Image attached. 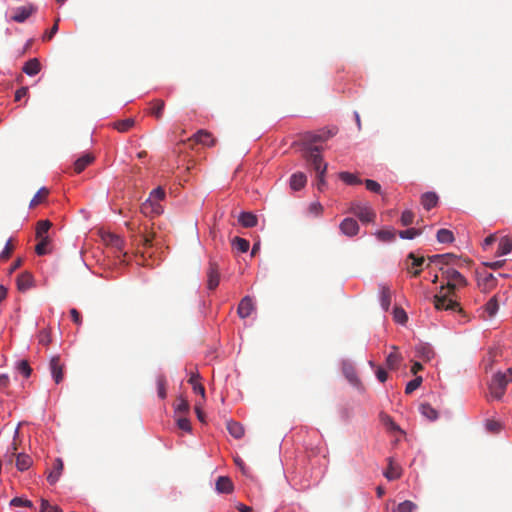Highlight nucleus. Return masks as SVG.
Returning <instances> with one entry per match:
<instances>
[{
	"label": "nucleus",
	"instance_id": "ddd939ff",
	"mask_svg": "<svg viewBox=\"0 0 512 512\" xmlns=\"http://www.w3.org/2000/svg\"><path fill=\"white\" fill-rule=\"evenodd\" d=\"M254 311V304L249 296H245L240 301L238 308H237V314L240 318H247L251 315V313Z\"/></svg>",
	"mask_w": 512,
	"mask_h": 512
},
{
	"label": "nucleus",
	"instance_id": "f8f14e48",
	"mask_svg": "<svg viewBox=\"0 0 512 512\" xmlns=\"http://www.w3.org/2000/svg\"><path fill=\"white\" fill-rule=\"evenodd\" d=\"M341 232L349 237L355 236L359 232V225L353 218H345L340 223Z\"/></svg>",
	"mask_w": 512,
	"mask_h": 512
},
{
	"label": "nucleus",
	"instance_id": "bb28decb",
	"mask_svg": "<svg viewBox=\"0 0 512 512\" xmlns=\"http://www.w3.org/2000/svg\"><path fill=\"white\" fill-rule=\"evenodd\" d=\"M478 284L483 291H489L495 287L496 279L492 273H487L479 279Z\"/></svg>",
	"mask_w": 512,
	"mask_h": 512
},
{
	"label": "nucleus",
	"instance_id": "4c0bfd02",
	"mask_svg": "<svg viewBox=\"0 0 512 512\" xmlns=\"http://www.w3.org/2000/svg\"><path fill=\"white\" fill-rule=\"evenodd\" d=\"M499 309V304L497 300V296H493L490 300L485 304L484 310L489 315V317H493L496 315Z\"/></svg>",
	"mask_w": 512,
	"mask_h": 512
},
{
	"label": "nucleus",
	"instance_id": "4be33fe9",
	"mask_svg": "<svg viewBox=\"0 0 512 512\" xmlns=\"http://www.w3.org/2000/svg\"><path fill=\"white\" fill-rule=\"evenodd\" d=\"M239 223L245 228H251L257 225V217L251 212H242L238 217Z\"/></svg>",
	"mask_w": 512,
	"mask_h": 512
},
{
	"label": "nucleus",
	"instance_id": "2eb2a0df",
	"mask_svg": "<svg viewBox=\"0 0 512 512\" xmlns=\"http://www.w3.org/2000/svg\"><path fill=\"white\" fill-rule=\"evenodd\" d=\"M234 490L232 480L227 476H220L216 480V491L218 493L230 494Z\"/></svg>",
	"mask_w": 512,
	"mask_h": 512
},
{
	"label": "nucleus",
	"instance_id": "423d86ee",
	"mask_svg": "<svg viewBox=\"0 0 512 512\" xmlns=\"http://www.w3.org/2000/svg\"><path fill=\"white\" fill-rule=\"evenodd\" d=\"M100 236H101V240L103 241V243L106 246L111 247L118 252L123 251L125 241L119 235H116L112 232L104 231V232H101Z\"/></svg>",
	"mask_w": 512,
	"mask_h": 512
},
{
	"label": "nucleus",
	"instance_id": "dca6fc26",
	"mask_svg": "<svg viewBox=\"0 0 512 512\" xmlns=\"http://www.w3.org/2000/svg\"><path fill=\"white\" fill-rule=\"evenodd\" d=\"M33 286V276L29 272H23L17 277V288L25 292Z\"/></svg>",
	"mask_w": 512,
	"mask_h": 512
},
{
	"label": "nucleus",
	"instance_id": "1a4fd4ad",
	"mask_svg": "<svg viewBox=\"0 0 512 512\" xmlns=\"http://www.w3.org/2000/svg\"><path fill=\"white\" fill-rule=\"evenodd\" d=\"M17 445L15 442L12 443V456L16 455V467L19 471H26L30 468L33 463L32 458L24 453L16 454Z\"/></svg>",
	"mask_w": 512,
	"mask_h": 512
},
{
	"label": "nucleus",
	"instance_id": "052dcab7",
	"mask_svg": "<svg viewBox=\"0 0 512 512\" xmlns=\"http://www.w3.org/2000/svg\"><path fill=\"white\" fill-rule=\"evenodd\" d=\"M58 22H59V19H57L55 24L51 27V29L43 35V40L44 41L51 40L53 38V36L57 33V31H58Z\"/></svg>",
	"mask_w": 512,
	"mask_h": 512
},
{
	"label": "nucleus",
	"instance_id": "2f4dec72",
	"mask_svg": "<svg viewBox=\"0 0 512 512\" xmlns=\"http://www.w3.org/2000/svg\"><path fill=\"white\" fill-rule=\"evenodd\" d=\"M437 241L439 243L447 244L452 243L454 241V235L451 230L448 229H439L436 234Z\"/></svg>",
	"mask_w": 512,
	"mask_h": 512
},
{
	"label": "nucleus",
	"instance_id": "20e7f679",
	"mask_svg": "<svg viewBox=\"0 0 512 512\" xmlns=\"http://www.w3.org/2000/svg\"><path fill=\"white\" fill-rule=\"evenodd\" d=\"M336 129L321 130L318 132H306L302 140L307 147H312V144L317 142H324L336 134Z\"/></svg>",
	"mask_w": 512,
	"mask_h": 512
},
{
	"label": "nucleus",
	"instance_id": "c03bdc74",
	"mask_svg": "<svg viewBox=\"0 0 512 512\" xmlns=\"http://www.w3.org/2000/svg\"><path fill=\"white\" fill-rule=\"evenodd\" d=\"M417 509V505L410 501L406 500L398 504L396 511L397 512H415Z\"/></svg>",
	"mask_w": 512,
	"mask_h": 512
},
{
	"label": "nucleus",
	"instance_id": "338daca9",
	"mask_svg": "<svg viewBox=\"0 0 512 512\" xmlns=\"http://www.w3.org/2000/svg\"><path fill=\"white\" fill-rule=\"evenodd\" d=\"M376 376H377V379L382 383L385 382L388 378V374L383 368L377 369Z\"/></svg>",
	"mask_w": 512,
	"mask_h": 512
},
{
	"label": "nucleus",
	"instance_id": "a211bd4d",
	"mask_svg": "<svg viewBox=\"0 0 512 512\" xmlns=\"http://www.w3.org/2000/svg\"><path fill=\"white\" fill-rule=\"evenodd\" d=\"M306 182H307L306 175L302 172H297V173H294L290 178V187L294 191H298L306 185Z\"/></svg>",
	"mask_w": 512,
	"mask_h": 512
},
{
	"label": "nucleus",
	"instance_id": "a19ab883",
	"mask_svg": "<svg viewBox=\"0 0 512 512\" xmlns=\"http://www.w3.org/2000/svg\"><path fill=\"white\" fill-rule=\"evenodd\" d=\"M343 373L346 376V378L349 380L350 383H352L354 385H357L359 383V379L357 377L356 371L353 366L344 365Z\"/></svg>",
	"mask_w": 512,
	"mask_h": 512
},
{
	"label": "nucleus",
	"instance_id": "4468645a",
	"mask_svg": "<svg viewBox=\"0 0 512 512\" xmlns=\"http://www.w3.org/2000/svg\"><path fill=\"white\" fill-rule=\"evenodd\" d=\"M63 468H64L63 461L60 458L55 459L54 464H53V469L47 475V481L51 485L55 484L59 480V478L62 474Z\"/></svg>",
	"mask_w": 512,
	"mask_h": 512
},
{
	"label": "nucleus",
	"instance_id": "49530a36",
	"mask_svg": "<svg viewBox=\"0 0 512 512\" xmlns=\"http://www.w3.org/2000/svg\"><path fill=\"white\" fill-rule=\"evenodd\" d=\"M422 383V377L421 376H418L416 377L415 379L409 381L406 385V388H405V393L406 394H411L412 392H414L417 388L420 387Z\"/></svg>",
	"mask_w": 512,
	"mask_h": 512
},
{
	"label": "nucleus",
	"instance_id": "cd10ccee",
	"mask_svg": "<svg viewBox=\"0 0 512 512\" xmlns=\"http://www.w3.org/2000/svg\"><path fill=\"white\" fill-rule=\"evenodd\" d=\"M384 476L388 480H396L401 476V469L399 466L394 464L393 460L389 459L388 469L385 471Z\"/></svg>",
	"mask_w": 512,
	"mask_h": 512
},
{
	"label": "nucleus",
	"instance_id": "393cba45",
	"mask_svg": "<svg viewBox=\"0 0 512 512\" xmlns=\"http://www.w3.org/2000/svg\"><path fill=\"white\" fill-rule=\"evenodd\" d=\"M164 107L165 103L161 98H157L149 102V112L157 119H159L162 116V111Z\"/></svg>",
	"mask_w": 512,
	"mask_h": 512
},
{
	"label": "nucleus",
	"instance_id": "a878e982",
	"mask_svg": "<svg viewBox=\"0 0 512 512\" xmlns=\"http://www.w3.org/2000/svg\"><path fill=\"white\" fill-rule=\"evenodd\" d=\"M227 430L230 435L236 439H240L244 436V428L239 422L233 420L227 421Z\"/></svg>",
	"mask_w": 512,
	"mask_h": 512
},
{
	"label": "nucleus",
	"instance_id": "69168bd1",
	"mask_svg": "<svg viewBox=\"0 0 512 512\" xmlns=\"http://www.w3.org/2000/svg\"><path fill=\"white\" fill-rule=\"evenodd\" d=\"M383 421L391 430H400L399 426L389 416L385 415Z\"/></svg>",
	"mask_w": 512,
	"mask_h": 512
},
{
	"label": "nucleus",
	"instance_id": "6ab92c4d",
	"mask_svg": "<svg viewBox=\"0 0 512 512\" xmlns=\"http://www.w3.org/2000/svg\"><path fill=\"white\" fill-rule=\"evenodd\" d=\"M38 240L37 245L35 246V252L39 256H43L49 254L51 252V239L50 237H42L36 238Z\"/></svg>",
	"mask_w": 512,
	"mask_h": 512
},
{
	"label": "nucleus",
	"instance_id": "c85d7f7f",
	"mask_svg": "<svg viewBox=\"0 0 512 512\" xmlns=\"http://www.w3.org/2000/svg\"><path fill=\"white\" fill-rule=\"evenodd\" d=\"M49 194V190L46 187L40 188L30 201V208H34L37 205L43 203Z\"/></svg>",
	"mask_w": 512,
	"mask_h": 512
},
{
	"label": "nucleus",
	"instance_id": "aec40b11",
	"mask_svg": "<svg viewBox=\"0 0 512 512\" xmlns=\"http://www.w3.org/2000/svg\"><path fill=\"white\" fill-rule=\"evenodd\" d=\"M392 301V292L390 288L386 285H381L380 287V303L382 308L387 311L391 305Z\"/></svg>",
	"mask_w": 512,
	"mask_h": 512
},
{
	"label": "nucleus",
	"instance_id": "0eeeda50",
	"mask_svg": "<svg viewBox=\"0 0 512 512\" xmlns=\"http://www.w3.org/2000/svg\"><path fill=\"white\" fill-rule=\"evenodd\" d=\"M220 282L219 267L216 262H210L207 270V288L215 290Z\"/></svg>",
	"mask_w": 512,
	"mask_h": 512
},
{
	"label": "nucleus",
	"instance_id": "f03ea898",
	"mask_svg": "<svg viewBox=\"0 0 512 512\" xmlns=\"http://www.w3.org/2000/svg\"><path fill=\"white\" fill-rule=\"evenodd\" d=\"M350 212L357 216L361 222L369 223L373 222L376 214L372 208L367 204H361L360 202H353L350 206Z\"/></svg>",
	"mask_w": 512,
	"mask_h": 512
},
{
	"label": "nucleus",
	"instance_id": "7ed1b4c3",
	"mask_svg": "<svg viewBox=\"0 0 512 512\" xmlns=\"http://www.w3.org/2000/svg\"><path fill=\"white\" fill-rule=\"evenodd\" d=\"M505 375L501 372L495 374L489 385L490 394L494 399L500 400L505 394L506 387L508 385Z\"/></svg>",
	"mask_w": 512,
	"mask_h": 512
},
{
	"label": "nucleus",
	"instance_id": "b1692460",
	"mask_svg": "<svg viewBox=\"0 0 512 512\" xmlns=\"http://www.w3.org/2000/svg\"><path fill=\"white\" fill-rule=\"evenodd\" d=\"M408 259L412 260L411 266L407 267L408 271L412 274L413 277H417L420 275L421 270L418 269L424 263V257H416L413 253L408 255Z\"/></svg>",
	"mask_w": 512,
	"mask_h": 512
},
{
	"label": "nucleus",
	"instance_id": "a18cd8bd",
	"mask_svg": "<svg viewBox=\"0 0 512 512\" xmlns=\"http://www.w3.org/2000/svg\"><path fill=\"white\" fill-rule=\"evenodd\" d=\"M422 234V229L409 228L399 232V236L402 239H414L415 237Z\"/></svg>",
	"mask_w": 512,
	"mask_h": 512
},
{
	"label": "nucleus",
	"instance_id": "72a5a7b5",
	"mask_svg": "<svg viewBox=\"0 0 512 512\" xmlns=\"http://www.w3.org/2000/svg\"><path fill=\"white\" fill-rule=\"evenodd\" d=\"M421 414L427 419L434 421L438 418V412L430 404L424 403L420 406Z\"/></svg>",
	"mask_w": 512,
	"mask_h": 512
},
{
	"label": "nucleus",
	"instance_id": "ea45409f",
	"mask_svg": "<svg viewBox=\"0 0 512 512\" xmlns=\"http://www.w3.org/2000/svg\"><path fill=\"white\" fill-rule=\"evenodd\" d=\"M232 245L241 253L247 252L250 247L249 241L241 237H234L232 240Z\"/></svg>",
	"mask_w": 512,
	"mask_h": 512
},
{
	"label": "nucleus",
	"instance_id": "37998d69",
	"mask_svg": "<svg viewBox=\"0 0 512 512\" xmlns=\"http://www.w3.org/2000/svg\"><path fill=\"white\" fill-rule=\"evenodd\" d=\"M376 236L380 241L390 242L395 239V232L392 229H383L377 231Z\"/></svg>",
	"mask_w": 512,
	"mask_h": 512
},
{
	"label": "nucleus",
	"instance_id": "603ef678",
	"mask_svg": "<svg viewBox=\"0 0 512 512\" xmlns=\"http://www.w3.org/2000/svg\"><path fill=\"white\" fill-rule=\"evenodd\" d=\"M486 428L489 432L491 433H499L502 429V425L500 422L498 421H495V420H488L486 422Z\"/></svg>",
	"mask_w": 512,
	"mask_h": 512
},
{
	"label": "nucleus",
	"instance_id": "0e129e2a",
	"mask_svg": "<svg viewBox=\"0 0 512 512\" xmlns=\"http://www.w3.org/2000/svg\"><path fill=\"white\" fill-rule=\"evenodd\" d=\"M70 315L75 324L81 325L82 317H81L80 312L77 309H75V308L70 309Z\"/></svg>",
	"mask_w": 512,
	"mask_h": 512
},
{
	"label": "nucleus",
	"instance_id": "4d7b16f0",
	"mask_svg": "<svg viewBox=\"0 0 512 512\" xmlns=\"http://www.w3.org/2000/svg\"><path fill=\"white\" fill-rule=\"evenodd\" d=\"M365 186L371 192H374V193L381 192V185L374 180H370V179L365 180Z\"/></svg>",
	"mask_w": 512,
	"mask_h": 512
},
{
	"label": "nucleus",
	"instance_id": "f704fd0d",
	"mask_svg": "<svg viewBox=\"0 0 512 512\" xmlns=\"http://www.w3.org/2000/svg\"><path fill=\"white\" fill-rule=\"evenodd\" d=\"M200 376L199 374H193L188 382L192 385L193 391L197 394H200L203 398H205V388L199 383Z\"/></svg>",
	"mask_w": 512,
	"mask_h": 512
},
{
	"label": "nucleus",
	"instance_id": "58836bf2",
	"mask_svg": "<svg viewBox=\"0 0 512 512\" xmlns=\"http://www.w3.org/2000/svg\"><path fill=\"white\" fill-rule=\"evenodd\" d=\"M134 123L135 121L133 118H127L124 120L116 121L114 123V128L119 132H126L134 126Z\"/></svg>",
	"mask_w": 512,
	"mask_h": 512
},
{
	"label": "nucleus",
	"instance_id": "c756f323",
	"mask_svg": "<svg viewBox=\"0 0 512 512\" xmlns=\"http://www.w3.org/2000/svg\"><path fill=\"white\" fill-rule=\"evenodd\" d=\"M52 223L49 220H40L36 226V238L49 237L48 231Z\"/></svg>",
	"mask_w": 512,
	"mask_h": 512
},
{
	"label": "nucleus",
	"instance_id": "6e6d98bb",
	"mask_svg": "<svg viewBox=\"0 0 512 512\" xmlns=\"http://www.w3.org/2000/svg\"><path fill=\"white\" fill-rule=\"evenodd\" d=\"M326 170H327V164H324L322 170L320 172H317V188L318 190L322 191L323 190V187L326 185L325 183V180H324V175L326 173Z\"/></svg>",
	"mask_w": 512,
	"mask_h": 512
},
{
	"label": "nucleus",
	"instance_id": "7c9ffc66",
	"mask_svg": "<svg viewBox=\"0 0 512 512\" xmlns=\"http://www.w3.org/2000/svg\"><path fill=\"white\" fill-rule=\"evenodd\" d=\"M92 161L93 157L90 154L80 157L74 163V171L76 173H81Z\"/></svg>",
	"mask_w": 512,
	"mask_h": 512
},
{
	"label": "nucleus",
	"instance_id": "39448f33",
	"mask_svg": "<svg viewBox=\"0 0 512 512\" xmlns=\"http://www.w3.org/2000/svg\"><path fill=\"white\" fill-rule=\"evenodd\" d=\"M320 151L318 146L306 147L303 154L306 161L313 167L316 173L320 172L325 164L320 155Z\"/></svg>",
	"mask_w": 512,
	"mask_h": 512
},
{
	"label": "nucleus",
	"instance_id": "412c9836",
	"mask_svg": "<svg viewBox=\"0 0 512 512\" xmlns=\"http://www.w3.org/2000/svg\"><path fill=\"white\" fill-rule=\"evenodd\" d=\"M438 203V196L434 192H426L421 196V204L426 210L434 208Z\"/></svg>",
	"mask_w": 512,
	"mask_h": 512
},
{
	"label": "nucleus",
	"instance_id": "de8ad7c7",
	"mask_svg": "<svg viewBox=\"0 0 512 512\" xmlns=\"http://www.w3.org/2000/svg\"><path fill=\"white\" fill-rule=\"evenodd\" d=\"M17 370L19 371V373H21L26 378H28L32 372V369H31L28 361H26V360H21L17 364Z\"/></svg>",
	"mask_w": 512,
	"mask_h": 512
},
{
	"label": "nucleus",
	"instance_id": "e2e57ef3",
	"mask_svg": "<svg viewBox=\"0 0 512 512\" xmlns=\"http://www.w3.org/2000/svg\"><path fill=\"white\" fill-rule=\"evenodd\" d=\"M157 391L158 396L161 399H164L166 397V388H165V381L163 379H159L157 382Z\"/></svg>",
	"mask_w": 512,
	"mask_h": 512
},
{
	"label": "nucleus",
	"instance_id": "e433bc0d",
	"mask_svg": "<svg viewBox=\"0 0 512 512\" xmlns=\"http://www.w3.org/2000/svg\"><path fill=\"white\" fill-rule=\"evenodd\" d=\"M339 178L347 185H359L362 183L357 175L350 172H341Z\"/></svg>",
	"mask_w": 512,
	"mask_h": 512
},
{
	"label": "nucleus",
	"instance_id": "9b49d317",
	"mask_svg": "<svg viewBox=\"0 0 512 512\" xmlns=\"http://www.w3.org/2000/svg\"><path fill=\"white\" fill-rule=\"evenodd\" d=\"M140 211L145 216H154L162 213V206L152 199H147L141 204Z\"/></svg>",
	"mask_w": 512,
	"mask_h": 512
},
{
	"label": "nucleus",
	"instance_id": "6e6552de",
	"mask_svg": "<svg viewBox=\"0 0 512 512\" xmlns=\"http://www.w3.org/2000/svg\"><path fill=\"white\" fill-rule=\"evenodd\" d=\"M35 10L36 8L33 5L17 7L13 10L11 20L18 23H23L32 15V13L35 12Z\"/></svg>",
	"mask_w": 512,
	"mask_h": 512
},
{
	"label": "nucleus",
	"instance_id": "79ce46f5",
	"mask_svg": "<svg viewBox=\"0 0 512 512\" xmlns=\"http://www.w3.org/2000/svg\"><path fill=\"white\" fill-rule=\"evenodd\" d=\"M189 403L186 399L179 397L175 403V413L176 414H186L189 411Z\"/></svg>",
	"mask_w": 512,
	"mask_h": 512
},
{
	"label": "nucleus",
	"instance_id": "8fccbe9b",
	"mask_svg": "<svg viewBox=\"0 0 512 512\" xmlns=\"http://www.w3.org/2000/svg\"><path fill=\"white\" fill-rule=\"evenodd\" d=\"M177 426L179 429L185 431V432H190L192 427H191V423L189 421L188 418L184 417V416H180L177 418Z\"/></svg>",
	"mask_w": 512,
	"mask_h": 512
},
{
	"label": "nucleus",
	"instance_id": "473e14b6",
	"mask_svg": "<svg viewBox=\"0 0 512 512\" xmlns=\"http://www.w3.org/2000/svg\"><path fill=\"white\" fill-rule=\"evenodd\" d=\"M393 352H391L386 358V364L389 369L394 370L398 367L401 361V355L397 353V348L393 346Z\"/></svg>",
	"mask_w": 512,
	"mask_h": 512
},
{
	"label": "nucleus",
	"instance_id": "5fc2aeb1",
	"mask_svg": "<svg viewBox=\"0 0 512 512\" xmlns=\"http://www.w3.org/2000/svg\"><path fill=\"white\" fill-rule=\"evenodd\" d=\"M394 319L396 322L404 324L407 321V314L402 308L394 309Z\"/></svg>",
	"mask_w": 512,
	"mask_h": 512
},
{
	"label": "nucleus",
	"instance_id": "680f3d73",
	"mask_svg": "<svg viewBox=\"0 0 512 512\" xmlns=\"http://www.w3.org/2000/svg\"><path fill=\"white\" fill-rule=\"evenodd\" d=\"M12 251H13V246H12V244H11V241L9 240V241L6 243V245H5L4 249H3V251L0 253V258H1V259H7V258H9V257H10V255H11V253H12Z\"/></svg>",
	"mask_w": 512,
	"mask_h": 512
},
{
	"label": "nucleus",
	"instance_id": "f3484780",
	"mask_svg": "<svg viewBox=\"0 0 512 512\" xmlns=\"http://www.w3.org/2000/svg\"><path fill=\"white\" fill-rule=\"evenodd\" d=\"M193 139L195 142L206 146H213L215 144V139L212 137L211 133L206 130H199L194 134Z\"/></svg>",
	"mask_w": 512,
	"mask_h": 512
},
{
	"label": "nucleus",
	"instance_id": "774afa93",
	"mask_svg": "<svg viewBox=\"0 0 512 512\" xmlns=\"http://www.w3.org/2000/svg\"><path fill=\"white\" fill-rule=\"evenodd\" d=\"M504 262H505L504 260L494 261V262H486V263H484V265L493 270H497L503 266Z\"/></svg>",
	"mask_w": 512,
	"mask_h": 512
},
{
	"label": "nucleus",
	"instance_id": "9d476101",
	"mask_svg": "<svg viewBox=\"0 0 512 512\" xmlns=\"http://www.w3.org/2000/svg\"><path fill=\"white\" fill-rule=\"evenodd\" d=\"M49 367H50V371H51V374H52V377H53L55 383L59 384L64 378V374H63L64 365L61 363L60 357L59 356L52 357L50 360Z\"/></svg>",
	"mask_w": 512,
	"mask_h": 512
},
{
	"label": "nucleus",
	"instance_id": "c9c22d12",
	"mask_svg": "<svg viewBox=\"0 0 512 512\" xmlns=\"http://www.w3.org/2000/svg\"><path fill=\"white\" fill-rule=\"evenodd\" d=\"M512 250V241L508 237H503L500 239L497 255H506L510 253Z\"/></svg>",
	"mask_w": 512,
	"mask_h": 512
},
{
	"label": "nucleus",
	"instance_id": "09e8293b",
	"mask_svg": "<svg viewBox=\"0 0 512 512\" xmlns=\"http://www.w3.org/2000/svg\"><path fill=\"white\" fill-rule=\"evenodd\" d=\"M401 224L403 226H409L414 222V213L410 210H405L401 215Z\"/></svg>",
	"mask_w": 512,
	"mask_h": 512
},
{
	"label": "nucleus",
	"instance_id": "864d4df0",
	"mask_svg": "<svg viewBox=\"0 0 512 512\" xmlns=\"http://www.w3.org/2000/svg\"><path fill=\"white\" fill-rule=\"evenodd\" d=\"M164 197L165 191L161 187H157L150 193L149 199H152L155 202L159 203V201L163 200Z\"/></svg>",
	"mask_w": 512,
	"mask_h": 512
},
{
	"label": "nucleus",
	"instance_id": "5701e85b",
	"mask_svg": "<svg viewBox=\"0 0 512 512\" xmlns=\"http://www.w3.org/2000/svg\"><path fill=\"white\" fill-rule=\"evenodd\" d=\"M41 69V64L37 58H32L28 60L23 66L22 70L29 76H34L39 73Z\"/></svg>",
	"mask_w": 512,
	"mask_h": 512
},
{
	"label": "nucleus",
	"instance_id": "3c124183",
	"mask_svg": "<svg viewBox=\"0 0 512 512\" xmlns=\"http://www.w3.org/2000/svg\"><path fill=\"white\" fill-rule=\"evenodd\" d=\"M10 505L15 506V507H20V506H24V507H28V508L33 507V503L30 500L22 499L20 497L13 498L10 501Z\"/></svg>",
	"mask_w": 512,
	"mask_h": 512
},
{
	"label": "nucleus",
	"instance_id": "f257e3e1",
	"mask_svg": "<svg viewBox=\"0 0 512 512\" xmlns=\"http://www.w3.org/2000/svg\"><path fill=\"white\" fill-rule=\"evenodd\" d=\"M430 260L443 264L440 271L442 277L447 281V284L442 285L439 293L433 297L435 308L437 310L462 312L459 302L455 299V290L458 287H465L468 282L455 267H460L465 261L460 260L453 254L434 255Z\"/></svg>",
	"mask_w": 512,
	"mask_h": 512
},
{
	"label": "nucleus",
	"instance_id": "13d9d810",
	"mask_svg": "<svg viewBox=\"0 0 512 512\" xmlns=\"http://www.w3.org/2000/svg\"><path fill=\"white\" fill-rule=\"evenodd\" d=\"M39 343L44 345V346H47L50 344L51 342V336H50V332L47 331V330H42L40 333H39Z\"/></svg>",
	"mask_w": 512,
	"mask_h": 512
},
{
	"label": "nucleus",
	"instance_id": "bf43d9fd",
	"mask_svg": "<svg viewBox=\"0 0 512 512\" xmlns=\"http://www.w3.org/2000/svg\"><path fill=\"white\" fill-rule=\"evenodd\" d=\"M154 236H155L154 233L142 235L141 242H142V245L144 248L152 247V242H153Z\"/></svg>",
	"mask_w": 512,
	"mask_h": 512
}]
</instances>
